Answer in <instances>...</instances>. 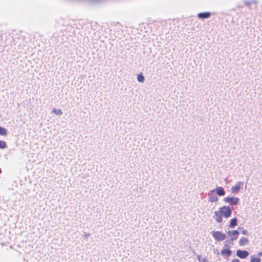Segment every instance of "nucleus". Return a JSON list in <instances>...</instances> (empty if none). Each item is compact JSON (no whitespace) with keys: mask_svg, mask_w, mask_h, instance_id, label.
I'll list each match as a JSON object with an SVG mask.
<instances>
[{"mask_svg":"<svg viewBox=\"0 0 262 262\" xmlns=\"http://www.w3.org/2000/svg\"><path fill=\"white\" fill-rule=\"evenodd\" d=\"M198 258L199 260L200 261V256L199 255L198 256Z\"/></svg>","mask_w":262,"mask_h":262,"instance_id":"obj_28","label":"nucleus"},{"mask_svg":"<svg viewBox=\"0 0 262 262\" xmlns=\"http://www.w3.org/2000/svg\"><path fill=\"white\" fill-rule=\"evenodd\" d=\"M7 134V129L0 126V135L1 136H6Z\"/></svg>","mask_w":262,"mask_h":262,"instance_id":"obj_14","label":"nucleus"},{"mask_svg":"<svg viewBox=\"0 0 262 262\" xmlns=\"http://www.w3.org/2000/svg\"><path fill=\"white\" fill-rule=\"evenodd\" d=\"M223 200L225 202L229 203L231 206L237 205L239 201V199L235 196H227Z\"/></svg>","mask_w":262,"mask_h":262,"instance_id":"obj_3","label":"nucleus"},{"mask_svg":"<svg viewBox=\"0 0 262 262\" xmlns=\"http://www.w3.org/2000/svg\"><path fill=\"white\" fill-rule=\"evenodd\" d=\"M244 4L246 6H249L250 4H251V2H249V1H248L247 0H245L244 1Z\"/></svg>","mask_w":262,"mask_h":262,"instance_id":"obj_22","label":"nucleus"},{"mask_svg":"<svg viewBox=\"0 0 262 262\" xmlns=\"http://www.w3.org/2000/svg\"><path fill=\"white\" fill-rule=\"evenodd\" d=\"M230 237H231V238H230V239L229 241V242L230 243H232L236 239V237H232V236H230Z\"/></svg>","mask_w":262,"mask_h":262,"instance_id":"obj_23","label":"nucleus"},{"mask_svg":"<svg viewBox=\"0 0 262 262\" xmlns=\"http://www.w3.org/2000/svg\"><path fill=\"white\" fill-rule=\"evenodd\" d=\"M137 80L138 82L142 83L144 81L145 78L144 76L143 75L142 73H140V74L137 75Z\"/></svg>","mask_w":262,"mask_h":262,"instance_id":"obj_13","label":"nucleus"},{"mask_svg":"<svg viewBox=\"0 0 262 262\" xmlns=\"http://www.w3.org/2000/svg\"><path fill=\"white\" fill-rule=\"evenodd\" d=\"M236 255L240 258L244 259L249 255V253L246 250H237L236 252Z\"/></svg>","mask_w":262,"mask_h":262,"instance_id":"obj_4","label":"nucleus"},{"mask_svg":"<svg viewBox=\"0 0 262 262\" xmlns=\"http://www.w3.org/2000/svg\"><path fill=\"white\" fill-rule=\"evenodd\" d=\"M91 235V234L89 233H85L83 235V237L85 239H86L88 238V237H89V236H90Z\"/></svg>","mask_w":262,"mask_h":262,"instance_id":"obj_21","label":"nucleus"},{"mask_svg":"<svg viewBox=\"0 0 262 262\" xmlns=\"http://www.w3.org/2000/svg\"><path fill=\"white\" fill-rule=\"evenodd\" d=\"M227 234L229 236L232 237H236L237 238V236L239 235V232L238 230H233V231H229L227 232Z\"/></svg>","mask_w":262,"mask_h":262,"instance_id":"obj_10","label":"nucleus"},{"mask_svg":"<svg viewBox=\"0 0 262 262\" xmlns=\"http://www.w3.org/2000/svg\"><path fill=\"white\" fill-rule=\"evenodd\" d=\"M7 147V144L5 141L0 140V148L4 149Z\"/></svg>","mask_w":262,"mask_h":262,"instance_id":"obj_18","label":"nucleus"},{"mask_svg":"<svg viewBox=\"0 0 262 262\" xmlns=\"http://www.w3.org/2000/svg\"><path fill=\"white\" fill-rule=\"evenodd\" d=\"M244 184L243 182L242 181H238L237 182L236 184L232 186L231 191L232 193H235L236 192L239 191L241 186Z\"/></svg>","mask_w":262,"mask_h":262,"instance_id":"obj_5","label":"nucleus"},{"mask_svg":"<svg viewBox=\"0 0 262 262\" xmlns=\"http://www.w3.org/2000/svg\"><path fill=\"white\" fill-rule=\"evenodd\" d=\"M214 213V215L213 216V218L215 220L216 222L217 223H221L223 221V219H222L223 216L221 214L220 210L215 211Z\"/></svg>","mask_w":262,"mask_h":262,"instance_id":"obj_6","label":"nucleus"},{"mask_svg":"<svg viewBox=\"0 0 262 262\" xmlns=\"http://www.w3.org/2000/svg\"><path fill=\"white\" fill-rule=\"evenodd\" d=\"M249 239L245 237H242L239 241V244L241 246H243L246 244H248Z\"/></svg>","mask_w":262,"mask_h":262,"instance_id":"obj_12","label":"nucleus"},{"mask_svg":"<svg viewBox=\"0 0 262 262\" xmlns=\"http://www.w3.org/2000/svg\"><path fill=\"white\" fill-rule=\"evenodd\" d=\"M238 229L241 231V233L244 235H247L248 231L246 229H244L243 227H238Z\"/></svg>","mask_w":262,"mask_h":262,"instance_id":"obj_19","label":"nucleus"},{"mask_svg":"<svg viewBox=\"0 0 262 262\" xmlns=\"http://www.w3.org/2000/svg\"><path fill=\"white\" fill-rule=\"evenodd\" d=\"M52 112L54 113L57 115H60L62 114V112L60 109L53 108Z\"/></svg>","mask_w":262,"mask_h":262,"instance_id":"obj_17","label":"nucleus"},{"mask_svg":"<svg viewBox=\"0 0 262 262\" xmlns=\"http://www.w3.org/2000/svg\"><path fill=\"white\" fill-rule=\"evenodd\" d=\"M211 13L208 12H201L198 14V17L200 19H206L210 17Z\"/></svg>","mask_w":262,"mask_h":262,"instance_id":"obj_8","label":"nucleus"},{"mask_svg":"<svg viewBox=\"0 0 262 262\" xmlns=\"http://www.w3.org/2000/svg\"><path fill=\"white\" fill-rule=\"evenodd\" d=\"M212 192H216L219 196H223L225 194V191L222 187H217L212 191Z\"/></svg>","mask_w":262,"mask_h":262,"instance_id":"obj_7","label":"nucleus"},{"mask_svg":"<svg viewBox=\"0 0 262 262\" xmlns=\"http://www.w3.org/2000/svg\"><path fill=\"white\" fill-rule=\"evenodd\" d=\"M237 225V219L234 217L230 221L229 227L230 228H234Z\"/></svg>","mask_w":262,"mask_h":262,"instance_id":"obj_11","label":"nucleus"},{"mask_svg":"<svg viewBox=\"0 0 262 262\" xmlns=\"http://www.w3.org/2000/svg\"><path fill=\"white\" fill-rule=\"evenodd\" d=\"M207 261H208V259L206 257H205L202 259V262H207Z\"/></svg>","mask_w":262,"mask_h":262,"instance_id":"obj_26","label":"nucleus"},{"mask_svg":"<svg viewBox=\"0 0 262 262\" xmlns=\"http://www.w3.org/2000/svg\"><path fill=\"white\" fill-rule=\"evenodd\" d=\"M211 234L214 239L217 242H221L225 239L226 238V235L221 231H212L211 232Z\"/></svg>","mask_w":262,"mask_h":262,"instance_id":"obj_1","label":"nucleus"},{"mask_svg":"<svg viewBox=\"0 0 262 262\" xmlns=\"http://www.w3.org/2000/svg\"><path fill=\"white\" fill-rule=\"evenodd\" d=\"M221 253L223 256L230 257L232 255V251L229 249H224L221 251Z\"/></svg>","mask_w":262,"mask_h":262,"instance_id":"obj_9","label":"nucleus"},{"mask_svg":"<svg viewBox=\"0 0 262 262\" xmlns=\"http://www.w3.org/2000/svg\"><path fill=\"white\" fill-rule=\"evenodd\" d=\"M250 2H251V4L252 3L254 4H256L257 3V1L256 0H252L251 1H250Z\"/></svg>","mask_w":262,"mask_h":262,"instance_id":"obj_24","label":"nucleus"},{"mask_svg":"<svg viewBox=\"0 0 262 262\" xmlns=\"http://www.w3.org/2000/svg\"><path fill=\"white\" fill-rule=\"evenodd\" d=\"M250 262H261V259L259 257H255L254 255H252Z\"/></svg>","mask_w":262,"mask_h":262,"instance_id":"obj_15","label":"nucleus"},{"mask_svg":"<svg viewBox=\"0 0 262 262\" xmlns=\"http://www.w3.org/2000/svg\"><path fill=\"white\" fill-rule=\"evenodd\" d=\"M221 214L225 218H228L231 216L232 214V209L229 206H224L219 209Z\"/></svg>","mask_w":262,"mask_h":262,"instance_id":"obj_2","label":"nucleus"},{"mask_svg":"<svg viewBox=\"0 0 262 262\" xmlns=\"http://www.w3.org/2000/svg\"><path fill=\"white\" fill-rule=\"evenodd\" d=\"M231 262H239V259L236 258V259H233Z\"/></svg>","mask_w":262,"mask_h":262,"instance_id":"obj_25","label":"nucleus"},{"mask_svg":"<svg viewBox=\"0 0 262 262\" xmlns=\"http://www.w3.org/2000/svg\"><path fill=\"white\" fill-rule=\"evenodd\" d=\"M257 254L259 256H262V251L258 252Z\"/></svg>","mask_w":262,"mask_h":262,"instance_id":"obj_27","label":"nucleus"},{"mask_svg":"<svg viewBox=\"0 0 262 262\" xmlns=\"http://www.w3.org/2000/svg\"><path fill=\"white\" fill-rule=\"evenodd\" d=\"M92 1H93V3H95V4L102 3L104 1V0H92Z\"/></svg>","mask_w":262,"mask_h":262,"instance_id":"obj_20","label":"nucleus"},{"mask_svg":"<svg viewBox=\"0 0 262 262\" xmlns=\"http://www.w3.org/2000/svg\"><path fill=\"white\" fill-rule=\"evenodd\" d=\"M208 200L210 202H216L218 201V198L216 196H210Z\"/></svg>","mask_w":262,"mask_h":262,"instance_id":"obj_16","label":"nucleus"}]
</instances>
